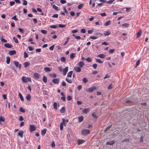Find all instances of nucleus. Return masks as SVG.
Returning a JSON list of instances; mask_svg holds the SVG:
<instances>
[{"instance_id":"nucleus-5","label":"nucleus","mask_w":149,"mask_h":149,"mask_svg":"<svg viewBox=\"0 0 149 149\" xmlns=\"http://www.w3.org/2000/svg\"><path fill=\"white\" fill-rule=\"evenodd\" d=\"M36 129V126L34 125H30L29 126V131L32 132L35 131Z\"/></svg>"},{"instance_id":"nucleus-45","label":"nucleus","mask_w":149,"mask_h":149,"mask_svg":"<svg viewBox=\"0 0 149 149\" xmlns=\"http://www.w3.org/2000/svg\"><path fill=\"white\" fill-rule=\"evenodd\" d=\"M15 4V3L14 1H10V6H12L14 5Z\"/></svg>"},{"instance_id":"nucleus-58","label":"nucleus","mask_w":149,"mask_h":149,"mask_svg":"<svg viewBox=\"0 0 149 149\" xmlns=\"http://www.w3.org/2000/svg\"><path fill=\"white\" fill-rule=\"evenodd\" d=\"M129 141H130V140L129 139H124L123 140V141H122L121 142H129Z\"/></svg>"},{"instance_id":"nucleus-42","label":"nucleus","mask_w":149,"mask_h":149,"mask_svg":"<svg viewBox=\"0 0 149 149\" xmlns=\"http://www.w3.org/2000/svg\"><path fill=\"white\" fill-rule=\"evenodd\" d=\"M110 76L109 74H107L105 75L104 78V79H106L107 78L109 77Z\"/></svg>"},{"instance_id":"nucleus-16","label":"nucleus","mask_w":149,"mask_h":149,"mask_svg":"<svg viewBox=\"0 0 149 149\" xmlns=\"http://www.w3.org/2000/svg\"><path fill=\"white\" fill-rule=\"evenodd\" d=\"M33 77L35 78L38 79L40 77V75L38 73H35L33 74Z\"/></svg>"},{"instance_id":"nucleus-41","label":"nucleus","mask_w":149,"mask_h":149,"mask_svg":"<svg viewBox=\"0 0 149 149\" xmlns=\"http://www.w3.org/2000/svg\"><path fill=\"white\" fill-rule=\"evenodd\" d=\"M115 0H109L106 1V3L108 4H111Z\"/></svg>"},{"instance_id":"nucleus-63","label":"nucleus","mask_w":149,"mask_h":149,"mask_svg":"<svg viewBox=\"0 0 149 149\" xmlns=\"http://www.w3.org/2000/svg\"><path fill=\"white\" fill-rule=\"evenodd\" d=\"M55 146V144L54 141H52L51 144V146L52 147H54Z\"/></svg>"},{"instance_id":"nucleus-10","label":"nucleus","mask_w":149,"mask_h":149,"mask_svg":"<svg viewBox=\"0 0 149 149\" xmlns=\"http://www.w3.org/2000/svg\"><path fill=\"white\" fill-rule=\"evenodd\" d=\"M74 70L77 72H80L81 70V69L78 67H74Z\"/></svg>"},{"instance_id":"nucleus-43","label":"nucleus","mask_w":149,"mask_h":149,"mask_svg":"<svg viewBox=\"0 0 149 149\" xmlns=\"http://www.w3.org/2000/svg\"><path fill=\"white\" fill-rule=\"evenodd\" d=\"M54 109H57V104L55 102H54Z\"/></svg>"},{"instance_id":"nucleus-57","label":"nucleus","mask_w":149,"mask_h":149,"mask_svg":"<svg viewBox=\"0 0 149 149\" xmlns=\"http://www.w3.org/2000/svg\"><path fill=\"white\" fill-rule=\"evenodd\" d=\"M24 58H26L28 57V55L26 52H24Z\"/></svg>"},{"instance_id":"nucleus-54","label":"nucleus","mask_w":149,"mask_h":149,"mask_svg":"<svg viewBox=\"0 0 149 149\" xmlns=\"http://www.w3.org/2000/svg\"><path fill=\"white\" fill-rule=\"evenodd\" d=\"M66 80L69 83H72V81L71 79H69L67 78L66 79Z\"/></svg>"},{"instance_id":"nucleus-28","label":"nucleus","mask_w":149,"mask_h":149,"mask_svg":"<svg viewBox=\"0 0 149 149\" xmlns=\"http://www.w3.org/2000/svg\"><path fill=\"white\" fill-rule=\"evenodd\" d=\"M73 73L72 71H70L69 72L67 75V76L68 77H71Z\"/></svg>"},{"instance_id":"nucleus-50","label":"nucleus","mask_w":149,"mask_h":149,"mask_svg":"<svg viewBox=\"0 0 149 149\" xmlns=\"http://www.w3.org/2000/svg\"><path fill=\"white\" fill-rule=\"evenodd\" d=\"M83 81L84 83H86L88 81V80L85 78H84L83 79Z\"/></svg>"},{"instance_id":"nucleus-8","label":"nucleus","mask_w":149,"mask_h":149,"mask_svg":"<svg viewBox=\"0 0 149 149\" xmlns=\"http://www.w3.org/2000/svg\"><path fill=\"white\" fill-rule=\"evenodd\" d=\"M68 67H65L63 70V75L64 76H65L67 73V72H68Z\"/></svg>"},{"instance_id":"nucleus-6","label":"nucleus","mask_w":149,"mask_h":149,"mask_svg":"<svg viewBox=\"0 0 149 149\" xmlns=\"http://www.w3.org/2000/svg\"><path fill=\"white\" fill-rule=\"evenodd\" d=\"M14 63L15 66L17 67H18L19 69H20L21 65L20 64H19V62L17 61H14Z\"/></svg>"},{"instance_id":"nucleus-56","label":"nucleus","mask_w":149,"mask_h":149,"mask_svg":"<svg viewBox=\"0 0 149 149\" xmlns=\"http://www.w3.org/2000/svg\"><path fill=\"white\" fill-rule=\"evenodd\" d=\"M1 41L2 42H7V41L5 40L4 38H1Z\"/></svg>"},{"instance_id":"nucleus-39","label":"nucleus","mask_w":149,"mask_h":149,"mask_svg":"<svg viewBox=\"0 0 149 149\" xmlns=\"http://www.w3.org/2000/svg\"><path fill=\"white\" fill-rule=\"evenodd\" d=\"M96 62L99 63H102V61L99 59H96Z\"/></svg>"},{"instance_id":"nucleus-53","label":"nucleus","mask_w":149,"mask_h":149,"mask_svg":"<svg viewBox=\"0 0 149 149\" xmlns=\"http://www.w3.org/2000/svg\"><path fill=\"white\" fill-rule=\"evenodd\" d=\"M67 99L68 101H70L72 99V97L71 96L68 95L67 97Z\"/></svg>"},{"instance_id":"nucleus-19","label":"nucleus","mask_w":149,"mask_h":149,"mask_svg":"<svg viewBox=\"0 0 149 149\" xmlns=\"http://www.w3.org/2000/svg\"><path fill=\"white\" fill-rule=\"evenodd\" d=\"M47 129H45L43 130H42L41 131V135L42 136H44L45 135V134L46 133V131H47Z\"/></svg>"},{"instance_id":"nucleus-48","label":"nucleus","mask_w":149,"mask_h":149,"mask_svg":"<svg viewBox=\"0 0 149 149\" xmlns=\"http://www.w3.org/2000/svg\"><path fill=\"white\" fill-rule=\"evenodd\" d=\"M92 116L94 118L96 119L97 118V116H96L95 114V113H93L92 115Z\"/></svg>"},{"instance_id":"nucleus-46","label":"nucleus","mask_w":149,"mask_h":149,"mask_svg":"<svg viewBox=\"0 0 149 149\" xmlns=\"http://www.w3.org/2000/svg\"><path fill=\"white\" fill-rule=\"evenodd\" d=\"M129 25V24L128 23H125L122 24V26H124L125 27H128Z\"/></svg>"},{"instance_id":"nucleus-22","label":"nucleus","mask_w":149,"mask_h":149,"mask_svg":"<svg viewBox=\"0 0 149 149\" xmlns=\"http://www.w3.org/2000/svg\"><path fill=\"white\" fill-rule=\"evenodd\" d=\"M26 98L28 101H30L31 98L30 95L29 94H27L26 96Z\"/></svg>"},{"instance_id":"nucleus-12","label":"nucleus","mask_w":149,"mask_h":149,"mask_svg":"<svg viewBox=\"0 0 149 149\" xmlns=\"http://www.w3.org/2000/svg\"><path fill=\"white\" fill-rule=\"evenodd\" d=\"M23 133L24 132L23 131H19L18 133V135L20 137L22 138L23 137Z\"/></svg>"},{"instance_id":"nucleus-47","label":"nucleus","mask_w":149,"mask_h":149,"mask_svg":"<svg viewBox=\"0 0 149 149\" xmlns=\"http://www.w3.org/2000/svg\"><path fill=\"white\" fill-rule=\"evenodd\" d=\"M23 2L22 4L24 5H26L27 4V2L25 0H23Z\"/></svg>"},{"instance_id":"nucleus-24","label":"nucleus","mask_w":149,"mask_h":149,"mask_svg":"<svg viewBox=\"0 0 149 149\" xmlns=\"http://www.w3.org/2000/svg\"><path fill=\"white\" fill-rule=\"evenodd\" d=\"M10 62V58L9 56L6 57V62L7 64H8Z\"/></svg>"},{"instance_id":"nucleus-13","label":"nucleus","mask_w":149,"mask_h":149,"mask_svg":"<svg viewBox=\"0 0 149 149\" xmlns=\"http://www.w3.org/2000/svg\"><path fill=\"white\" fill-rule=\"evenodd\" d=\"M115 141H111L107 142L106 143V144L107 145H113V144H114L115 143Z\"/></svg>"},{"instance_id":"nucleus-21","label":"nucleus","mask_w":149,"mask_h":149,"mask_svg":"<svg viewBox=\"0 0 149 149\" xmlns=\"http://www.w3.org/2000/svg\"><path fill=\"white\" fill-rule=\"evenodd\" d=\"M142 31L141 30H139L136 34V37L138 38L140 37Z\"/></svg>"},{"instance_id":"nucleus-3","label":"nucleus","mask_w":149,"mask_h":149,"mask_svg":"<svg viewBox=\"0 0 149 149\" xmlns=\"http://www.w3.org/2000/svg\"><path fill=\"white\" fill-rule=\"evenodd\" d=\"M90 133V131L89 130L84 129L81 132L82 134L83 135H86Z\"/></svg>"},{"instance_id":"nucleus-60","label":"nucleus","mask_w":149,"mask_h":149,"mask_svg":"<svg viewBox=\"0 0 149 149\" xmlns=\"http://www.w3.org/2000/svg\"><path fill=\"white\" fill-rule=\"evenodd\" d=\"M114 51H115L114 49H111L109 50V53L111 54V53H113L114 52Z\"/></svg>"},{"instance_id":"nucleus-49","label":"nucleus","mask_w":149,"mask_h":149,"mask_svg":"<svg viewBox=\"0 0 149 149\" xmlns=\"http://www.w3.org/2000/svg\"><path fill=\"white\" fill-rule=\"evenodd\" d=\"M90 38L93 39H96L97 38V37L96 36H91Z\"/></svg>"},{"instance_id":"nucleus-38","label":"nucleus","mask_w":149,"mask_h":149,"mask_svg":"<svg viewBox=\"0 0 149 149\" xmlns=\"http://www.w3.org/2000/svg\"><path fill=\"white\" fill-rule=\"evenodd\" d=\"M19 111L22 113H24L25 112V110L22 107L20 108Z\"/></svg>"},{"instance_id":"nucleus-7","label":"nucleus","mask_w":149,"mask_h":149,"mask_svg":"<svg viewBox=\"0 0 149 149\" xmlns=\"http://www.w3.org/2000/svg\"><path fill=\"white\" fill-rule=\"evenodd\" d=\"M59 81V79H54L52 80L53 83L55 84H58Z\"/></svg>"},{"instance_id":"nucleus-15","label":"nucleus","mask_w":149,"mask_h":149,"mask_svg":"<svg viewBox=\"0 0 149 149\" xmlns=\"http://www.w3.org/2000/svg\"><path fill=\"white\" fill-rule=\"evenodd\" d=\"M84 64L83 61H80L78 63L79 66L80 67H82L84 65Z\"/></svg>"},{"instance_id":"nucleus-14","label":"nucleus","mask_w":149,"mask_h":149,"mask_svg":"<svg viewBox=\"0 0 149 149\" xmlns=\"http://www.w3.org/2000/svg\"><path fill=\"white\" fill-rule=\"evenodd\" d=\"M111 33V32L109 30H107L106 31L105 33H104L103 34L105 36H107L109 35Z\"/></svg>"},{"instance_id":"nucleus-33","label":"nucleus","mask_w":149,"mask_h":149,"mask_svg":"<svg viewBox=\"0 0 149 149\" xmlns=\"http://www.w3.org/2000/svg\"><path fill=\"white\" fill-rule=\"evenodd\" d=\"M111 21L109 20L107 22L104 24V25L106 26H108L111 24Z\"/></svg>"},{"instance_id":"nucleus-36","label":"nucleus","mask_w":149,"mask_h":149,"mask_svg":"<svg viewBox=\"0 0 149 149\" xmlns=\"http://www.w3.org/2000/svg\"><path fill=\"white\" fill-rule=\"evenodd\" d=\"M66 58L64 57H62L61 58V61L64 62L65 61Z\"/></svg>"},{"instance_id":"nucleus-59","label":"nucleus","mask_w":149,"mask_h":149,"mask_svg":"<svg viewBox=\"0 0 149 149\" xmlns=\"http://www.w3.org/2000/svg\"><path fill=\"white\" fill-rule=\"evenodd\" d=\"M111 125H109V126H108L106 129L105 130H104V131L105 132H106V131H107V130H108L111 127Z\"/></svg>"},{"instance_id":"nucleus-61","label":"nucleus","mask_w":149,"mask_h":149,"mask_svg":"<svg viewBox=\"0 0 149 149\" xmlns=\"http://www.w3.org/2000/svg\"><path fill=\"white\" fill-rule=\"evenodd\" d=\"M54 47V45H52V46H51L50 47H49V49L53 51V50Z\"/></svg>"},{"instance_id":"nucleus-27","label":"nucleus","mask_w":149,"mask_h":149,"mask_svg":"<svg viewBox=\"0 0 149 149\" xmlns=\"http://www.w3.org/2000/svg\"><path fill=\"white\" fill-rule=\"evenodd\" d=\"M83 120V117L82 116H81L78 118V121L79 123L81 122Z\"/></svg>"},{"instance_id":"nucleus-1","label":"nucleus","mask_w":149,"mask_h":149,"mask_svg":"<svg viewBox=\"0 0 149 149\" xmlns=\"http://www.w3.org/2000/svg\"><path fill=\"white\" fill-rule=\"evenodd\" d=\"M22 81L23 83H27L28 81L31 82V79L30 77H26L25 76L22 77Z\"/></svg>"},{"instance_id":"nucleus-9","label":"nucleus","mask_w":149,"mask_h":149,"mask_svg":"<svg viewBox=\"0 0 149 149\" xmlns=\"http://www.w3.org/2000/svg\"><path fill=\"white\" fill-rule=\"evenodd\" d=\"M4 46L8 48H11L13 47L12 45L9 43L5 44Z\"/></svg>"},{"instance_id":"nucleus-62","label":"nucleus","mask_w":149,"mask_h":149,"mask_svg":"<svg viewBox=\"0 0 149 149\" xmlns=\"http://www.w3.org/2000/svg\"><path fill=\"white\" fill-rule=\"evenodd\" d=\"M93 31V29H92L91 30H89L88 31V32L89 34H91L92 33Z\"/></svg>"},{"instance_id":"nucleus-4","label":"nucleus","mask_w":149,"mask_h":149,"mask_svg":"<svg viewBox=\"0 0 149 149\" xmlns=\"http://www.w3.org/2000/svg\"><path fill=\"white\" fill-rule=\"evenodd\" d=\"M62 122H61L60 124V129L61 130H62L63 129V125L65 126V120L64 118L62 119Z\"/></svg>"},{"instance_id":"nucleus-25","label":"nucleus","mask_w":149,"mask_h":149,"mask_svg":"<svg viewBox=\"0 0 149 149\" xmlns=\"http://www.w3.org/2000/svg\"><path fill=\"white\" fill-rule=\"evenodd\" d=\"M97 57L100 58H104L105 57V55L104 54H100L98 55L97 56Z\"/></svg>"},{"instance_id":"nucleus-35","label":"nucleus","mask_w":149,"mask_h":149,"mask_svg":"<svg viewBox=\"0 0 149 149\" xmlns=\"http://www.w3.org/2000/svg\"><path fill=\"white\" fill-rule=\"evenodd\" d=\"M13 41L15 43H18V40L17 38H15V37H13Z\"/></svg>"},{"instance_id":"nucleus-37","label":"nucleus","mask_w":149,"mask_h":149,"mask_svg":"<svg viewBox=\"0 0 149 149\" xmlns=\"http://www.w3.org/2000/svg\"><path fill=\"white\" fill-rule=\"evenodd\" d=\"M4 121L5 119L2 116H1L0 117V123H1V121L4 122Z\"/></svg>"},{"instance_id":"nucleus-31","label":"nucleus","mask_w":149,"mask_h":149,"mask_svg":"<svg viewBox=\"0 0 149 149\" xmlns=\"http://www.w3.org/2000/svg\"><path fill=\"white\" fill-rule=\"evenodd\" d=\"M43 81L45 83H47V79L45 76H44L43 77Z\"/></svg>"},{"instance_id":"nucleus-32","label":"nucleus","mask_w":149,"mask_h":149,"mask_svg":"<svg viewBox=\"0 0 149 149\" xmlns=\"http://www.w3.org/2000/svg\"><path fill=\"white\" fill-rule=\"evenodd\" d=\"M52 7L54 9L56 10H59V9H58V8L54 5H53L52 6Z\"/></svg>"},{"instance_id":"nucleus-11","label":"nucleus","mask_w":149,"mask_h":149,"mask_svg":"<svg viewBox=\"0 0 149 149\" xmlns=\"http://www.w3.org/2000/svg\"><path fill=\"white\" fill-rule=\"evenodd\" d=\"M16 53V51L15 50L10 51L8 52L9 55H12Z\"/></svg>"},{"instance_id":"nucleus-64","label":"nucleus","mask_w":149,"mask_h":149,"mask_svg":"<svg viewBox=\"0 0 149 149\" xmlns=\"http://www.w3.org/2000/svg\"><path fill=\"white\" fill-rule=\"evenodd\" d=\"M97 65L96 64H93L92 65V66L94 69H95L97 67Z\"/></svg>"},{"instance_id":"nucleus-55","label":"nucleus","mask_w":149,"mask_h":149,"mask_svg":"<svg viewBox=\"0 0 149 149\" xmlns=\"http://www.w3.org/2000/svg\"><path fill=\"white\" fill-rule=\"evenodd\" d=\"M41 32L42 33L44 34H46L47 33V31L45 30H42Z\"/></svg>"},{"instance_id":"nucleus-51","label":"nucleus","mask_w":149,"mask_h":149,"mask_svg":"<svg viewBox=\"0 0 149 149\" xmlns=\"http://www.w3.org/2000/svg\"><path fill=\"white\" fill-rule=\"evenodd\" d=\"M12 19L15 20V21H18V19L16 18V15H15L13 17Z\"/></svg>"},{"instance_id":"nucleus-17","label":"nucleus","mask_w":149,"mask_h":149,"mask_svg":"<svg viewBox=\"0 0 149 149\" xmlns=\"http://www.w3.org/2000/svg\"><path fill=\"white\" fill-rule=\"evenodd\" d=\"M90 109L89 108H86V109H84L82 111L84 113H88V112L90 111Z\"/></svg>"},{"instance_id":"nucleus-26","label":"nucleus","mask_w":149,"mask_h":149,"mask_svg":"<svg viewBox=\"0 0 149 149\" xmlns=\"http://www.w3.org/2000/svg\"><path fill=\"white\" fill-rule=\"evenodd\" d=\"M19 95L20 97L21 100L22 101H24V98H23L22 95L21 94V93H19Z\"/></svg>"},{"instance_id":"nucleus-2","label":"nucleus","mask_w":149,"mask_h":149,"mask_svg":"<svg viewBox=\"0 0 149 149\" xmlns=\"http://www.w3.org/2000/svg\"><path fill=\"white\" fill-rule=\"evenodd\" d=\"M97 87L94 86L88 88V89L86 90V91L90 93H91L93 92L94 91L97 90Z\"/></svg>"},{"instance_id":"nucleus-20","label":"nucleus","mask_w":149,"mask_h":149,"mask_svg":"<svg viewBox=\"0 0 149 149\" xmlns=\"http://www.w3.org/2000/svg\"><path fill=\"white\" fill-rule=\"evenodd\" d=\"M85 142L84 140L81 139H79L78 141V143L79 145Z\"/></svg>"},{"instance_id":"nucleus-52","label":"nucleus","mask_w":149,"mask_h":149,"mask_svg":"<svg viewBox=\"0 0 149 149\" xmlns=\"http://www.w3.org/2000/svg\"><path fill=\"white\" fill-rule=\"evenodd\" d=\"M58 26L60 28H63L65 26V25L64 24H60Z\"/></svg>"},{"instance_id":"nucleus-23","label":"nucleus","mask_w":149,"mask_h":149,"mask_svg":"<svg viewBox=\"0 0 149 149\" xmlns=\"http://www.w3.org/2000/svg\"><path fill=\"white\" fill-rule=\"evenodd\" d=\"M44 70L46 72H50L51 71L50 68L48 67H45L44 68Z\"/></svg>"},{"instance_id":"nucleus-34","label":"nucleus","mask_w":149,"mask_h":149,"mask_svg":"<svg viewBox=\"0 0 149 149\" xmlns=\"http://www.w3.org/2000/svg\"><path fill=\"white\" fill-rule=\"evenodd\" d=\"M140 61L139 60L137 61L136 63L135 66V68H136L137 66H138L140 64Z\"/></svg>"},{"instance_id":"nucleus-40","label":"nucleus","mask_w":149,"mask_h":149,"mask_svg":"<svg viewBox=\"0 0 149 149\" xmlns=\"http://www.w3.org/2000/svg\"><path fill=\"white\" fill-rule=\"evenodd\" d=\"M86 60L88 62H91L92 61L90 57H88L86 58Z\"/></svg>"},{"instance_id":"nucleus-18","label":"nucleus","mask_w":149,"mask_h":149,"mask_svg":"<svg viewBox=\"0 0 149 149\" xmlns=\"http://www.w3.org/2000/svg\"><path fill=\"white\" fill-rule=\"evenodd\" d=\"M24 65L25 68H26L28 66H30V63L29 62H25L24 63Z\"/></svg>"},{"instance_id":"nucleus-44","label":"nucleus","mask_w":149,"mask_h":149,"mask_svg":"<svg viewBox=\"0 0 149 149\" xmlns=\"http://www.w3.org/2000/svg\"><path fill=\"white\" fill-rule=\"evenodd\" d=\"M83 6V4H81L78 6V8L79 9H81Z\"/></svg>"},{"instance_id":"nucleus-29","label":"nucleus","mask_w":149,"mask_h":149,"mask_svg":"<svg viewBox=\"0 0 149 149\" xmlns=\"http://www.w3.org/2000/svg\"><path fill=\"white\" fill-rule=\"evenodd\" d=\"M65 111V107H63L60 110V112L61 113H64Z\"/></svg>"},{"instance_id":"nucleus-30","label":"nucleus","mask_w":149,"mask_h":149,"mask_svg":"<svg viewBox=\"0 0 149 149\" xmlns=\"http://www.w3.org/2000/svg\"><path fill=\"white\" fill-rule=\"evenodd\" d=\"M75 53H72L70 55V57L72 59L74 58L75 56Z\"/></svg>"}]
</instances>
